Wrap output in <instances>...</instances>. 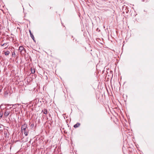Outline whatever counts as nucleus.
Here are the masks:
<instances>
[{
  "instance_id": "dca6fc26",
  "label": "nucleus",
  "mask_w": 154,
  "mask_h": 154,
  "mask_svg": "<svg viewBox=\"0 0 154 154\" xmlns=\"http://www.w3.org/2000/svg\"><path fill=\"white\" fill-rule=\"evenodd\" d=\"M29 33H30V35H31V34H32V33H31V31L30 30H29Z\"/></svg>"
},
{
  "instance_id": "0eeeda50",
  "label": "nucleus",
  "mask_w": 154,
  "mask_h": 154,
  "mask_svg": "<svg viewBox=\"0 0 154 154\" xmlns=\"http://www.w3.org/2000/svg\"><path fill=\"white\" fill-rule=\"evenodd\" d=\"M24 49V48L23 46H20L19 48V50L20 51V52L23 51Z\"/></svg>"
},
{
  "instance_id": "f8f14e48",
  "label": "nucleus",
  "mask_w": 154,
  "mask_h": 154,
  "mask_svg": "<svg viewBox=\"0 0 154 154\" xmlns=\"http://www.w3.org/2000/svg\"><path fill=\"white\" fill-rule=\"evenodd\" d=\"M30 35L32 39L34 41V37L33 35L32 34H31Z\"/></svg>"
},
{
  "instance_id": "20e7f679",
  "label": "nucleus",
  "mask_w": 154,
  "mask_h": 154,
  "mask_svg": "<svg viewBox=\"0 0 154 154\" xmlns=\"http://www.w3.org/2000/svg\"><path fill=\"white\" fill-rule=\"evenodd\" d=\"M80 125V123H77L76 124L74 125V127L75 128H78L79 126Z\"/></svg>"
},
{
  "instance_id": "ddd939ff",
  "label": "nucleus",
  "mask_w": 154,
  "mask_h": 154,
  "mask_svg": "<svg viewBox=\"0 0 154 154\" xmlns=\"http://www.w3.org/2000/svg\"><path fill=\"white\" fill-rule=\"evenodd\" d=\"M15 52H12V57H15Z\"/></svg>"
},
{
  "instance_id": "a211bd4d",
  "label": "nucleus",
  "mask_w": 154,
  "mask_h": 154,
  "mask_svg": "<svg viewBox=\"0 0 154 154\" xmlns=\"http://www.w3.org/2000/svg\"><path fill=\"white\" fill-rule=\"evenodd\" d=\"M7 47H6L5 48V49H6L7 48Z\"/></svg>"
},
{
  "instance_id": "9d476101",
  "label": "nucleus",
  "mask_w": 154,
  "mask_h": 154,
  "mask_svg": "<svg viewBox=\"0 0 154 154\" xmlns=\"http://www.w3.org/2000/svg\"><path fill=\"white\" fill-rule=\"evenodd\" d=\"M3 127H4V126L3 125H0V131H1L2 130H3V129L4 128Z\"/></svg>"
},
{
  "instance_id": "f03ea898",
  "label": "nucleus",
  "mask_w": 154,
  "mask_h": 154,
  "mask_svg": "<svg viewBox=\"0 0 154 154\" xmlns=\"http://www.w3.org/2000/svg\"><path fill=\"white\" fill-rule=\"evenodd\" d=\"M10 113V111L9 110H5V112L4 113V116L5 117H7L8 116L9 114Z\"/></svg>"
},
{
  "instance_id": "7ed1b4c3",
  "label": "nucleus",
  "mask_w": 154,
  "mask_h": 154,
  "mask_svg": "<svg viewBox=\"0 0 154 154\" xmlns=\"http://www.w3.org/2000/svg\"><path fill=\"white\" fill-rule=\"evenodd\" d=\"M3 52H4V54L6 56L8 55L10 53V51H4Z\"/></svg>"
},
{
  "instance_id": "f3484780",
  "label": "nucleus",
  "mask_w": 154,
  "mask_h": 154,
  "mask_svg": "<svg viewBox=\"0 0 154 154\" xmlns=\"http://www.w3.org/2000/svg\"><path fill=\"white\" fill-rule=\"evenodd\" d=\"M2 105H1V106H0V108H1V107H2Z\"/></svg>"
},
{
  "instance_id": "9b49d317",
  "label": "nucleus",
  "mask_w": 154,
  "mask_h": 154,
  "mask_svg": "<svg viewBox=\"0 0 154 154\" xmlns=\"http://www.w3.org/2000/svg\"><path fill=\"white\" fill-rule=\"evenodd\" d=\"M24 131V133L25 135L26 136H27L28 135V131H27L26 130Z\"/></svg>"
},
{
  "instance_id": "1a4fd4ad",
  "label": "nucleus",
  "mask_w": 154,
  "mask_h": 154,
  "mask_svg": "<svg viewBox=\"0 0 154 154\" xmlns=\"http://www.w3.org/2000/svg\"><path fill=\"white\" fill-rule=\"evenodd\" d=\"M3 115V112L2 111H0V119H1Z\"/></svg>"
},
{
  "instance_id": "6e6552de",
  "label": "nucleus",
  "mask_w": 154,
  "mask_h": 154,
  "mask_svg": "<svg viewBox=\"0 0 154 154\" xmlns=\"http://www.w3.org/2000/svg\"><path fill=\"white\" fill-rule=\"evenodd\" d=\"M31 71L32 74H34L35 73V71L34 68H31Z\"/></svg>"
},
{
  "instance_id": "4468645a",
  "label": "nucleus",
  "mask_w": 154,
  "mask_h": 154,
  "mask_svg": "<svg viewBox=\"0 0 154 154\" xmlns=\"http://www.w3.org/2000/svg\"><path fill=\"white\" fill-rule=\"evenodd\" d=\"M4 134L5 137H7V134L6 131H5L4 132Z\"/></svg>"
},
{
  "instance_id": "f257e3e1",
  "label": "nucleus",
  "mask_w": 154,
  "mask_h": 154,
  "mask_svg": "<svg viewBox=\"0 0 154 154\" xmlns=\"http://www.w3.org/2000/svg\"><path fill=\"white\" fill-rule=\"evenodd\" d=\"M27 128L26 125L24 124L22 125L21 126V131H22L26 130V128Z\"/></svg>"
},
{
  "instance_id": "423d86ee",
  "label": "nucleus",
  "mask_w": 154,
  "mask_h": 154,
  "mask_svg": "<svg viewBox=\"0 0 154 154\" xmlns=\"http://www.w3.org/2000/svg\"><path fill=\"white\" fill-rule=\"evenodd\" d=\"M42 112L43 113L45 114H46L48 113V111L46 109H44L42 111Z\"/></svg>"
},
{
  "instance_id": "2eb2a0df",
  "label": "nucleus",
  "mask_w": 154,
  "mask_h": 154,
  "mask_svg": "<svg viewBox=\"0 0 154 154\" xmlns=\"http://www.w3.org/2000/svg\"><path fill=\"white\" fill-rule=\"evenodd\" d=\"M7 45V43H4L2 44H1V46H3L4 45Z\"/></svg>"
},
{
  "instance_id": "39448f33",
  "label": "nucleus",
  "mask_w": 154,
  "mask_h": 154,
  "mask_svg": "<svg viewBox=\"0 0 154 154\" xmlns=\"http://www.w3.org/2000/svg\"><path fill=\"white\" fill-rule=\"evenodd\" d=\"M19 104H14V105L10 104V106H11V105H12V106H14V107L13 108V109H14L16 108V107H17V105L19 106Z\"/></svg>"
}]
</instances>
